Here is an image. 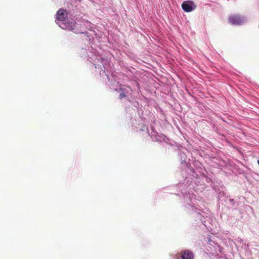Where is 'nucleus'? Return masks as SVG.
Listing matches in <instances>:
<instances>
[{
  "instance_id": "obj_1",
  "label": "nucleus",
  "mask_w": 259,
  "mask_h": 259,
  "mask_svg": "<svg viewBox=\"0 0 259 259\" xmlns=\"http://www.w3.org/2000/svg\"><path fill=\"white\" fill-rule=\"evenodd\" d=\"M245 21V17L239 14L230 15L228 17V22L232 25H242Z\"/></svg>"
},
{
  "instance_id": "obj_4",
  "label": "nucleus",
  "mask_w": 259,
  "mask_h": 259,
  "mask_svg": "<svg viewBox=\"0 0 259 259\" xmlns=\"http://www.w3.org/2000/svg\"><path fill=\"white\" fill-rule=\"evenodd\" d=\"M193 5L194 3L192 1L184 2L182 5V7L184 11L190 12L194 9L192 6Z\"/></svg>"
},
{
  "instance_id": "obj_2",
  "label": "nucleus",
  "mask_w": 259,
  "mask_h": 259,
  "mask_svg": "<svg viewBox=\"0 0 259 259\" xmlns=\"http://www.w3.org/2000/svg\"><path fill=\"white\" fill-rule=\"evenodd\" d=\"M67 16L66 10L60 9L57 11L56 19L59 21H64Z\"/></svg>"
},
{
  "instance_id": "obj_5",
  "label": "nucleus",
  "mask_w": 259,
  "mask_h": 259,
  "mask_svg": "<svg viewBox=\"0 0 259 259\" xmlns=\"http://www.w3.org/2000/svg\"><path fill=\"white\" fill-rule=\"evenodd\" d=\"M75 21L72 22L70 25L68 23L66 26V28L69 30H72L75 27Z\"/></svg>"
},
{
  "instance_id": "obj_6",
  "label": "nucleus",
  "mask_w": 259,
  "mask_h": 259,
  "mask_svg": "<svg viewBox=\"0 0 259 259\" xmlns=\"http://www.w3.org/2000/svg\"><path fill=\"white\" fill-rule=\"evenodd\" d=\"M124 97H125V94L124 92H122L120 94L119 98L120 99H121Z\"/></svg>"
},
{
  "instance_id": "obj_7",
  "label": "nucleus",
  "mask_w": 259,
  "mask_h": 259,
  "mask_svg": "<svg viewBox=\"0 0 259 259\" xmlns=\"http://www.w3.org/2000/svg\"><path fill=\"white\" fill-rule=\"evenodd\" d=\"M257 163L259 165V160H257Z\"/></svg>"
},
{
  "instance_id": "obj_3",
  "label": "nucleus",
  "mask_w": 259,
  "mask_h": 259,
  "mask_svg": "<svg viewBox=\"0 0 259 259\" xmlns=\"http://www.w3.org/2000/svg\"><path fill=\"white\" fill-rule=\"evenodd\" d=\"M179 254L181 255L182 259H193V253L188 250H182Z\"/></svg>"
}]
</instances>
